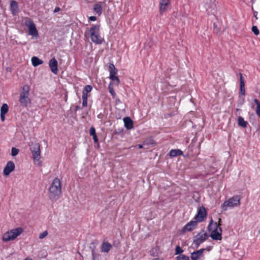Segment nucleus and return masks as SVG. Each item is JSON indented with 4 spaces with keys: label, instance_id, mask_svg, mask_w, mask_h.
<instances>
[{
    "label": "nucleus",
    "instance_id": "51",
    "mask_svg": "<svg viewBox=\"0 0 260 260\" xmlns=\"http://www.w3.org/2000/svg\"><path fill=\"white\" fill-rule=\"evenodd\" d=\"M213 26H214V28L215 29L216 28H217V25L215 24V23H214L213 24Z\"/></svg>",
    "mask_w": 260,
    "mask_h": 260
},
{
    "label": "nucleus",
    "instance_id": "42",
    "mask_svg": "<svg viewBox=\"0 0 260 260\" xmlns=\"http://www.w3.org/2000/svg\"><path fill=\"white\" fill-rule=\"evenodd\" d=\"M239 75H240V85H241L242 82L243 83H244V80H243V79L242 74L241 73H240Z\"/></svg>",
    "mask_w": 260,
    "mask_h": 260
},
{
    "label": "nucleus",
    "instance_id": "43",
    "mask_svg": "<svg viewBox=\"0 0 260 260\" xmlns=\"http://www.w3.org/2000/svg\"><path fill=\"white\" fill-rule=\"evenodd\" d=\"M92 136L93 137V139L94 140V142L95 143H98V137L96 136V135L95 134L94 135H92Z\"/></svg>",
    "mask_w": 260,
    "mask_h": 260
},
{
    "label": "nucleus",
    "instance_id": "3",
    "mask_svg": "<svg viewBox=\"0 0 260 260\" xmlns=\"http://www.w3.org/2000/svg\"><path fill=\"white\" fill-rule=\"evenodd\" d=\"M100 26V25H93L89 30L92 41L97 44H101L104 40L99 34Z\"/></svg>",
    "mask_w": 260,
    "mask_h": 260
},
{
    "label": "nucleus",
    "instance_id": "38",
    "mask_svg": "<svg viewBox=\"0 0 260 260\" xmlns=\"http://www.w3.org/2000/svg\"><path fill=\"white\" fill-rule=\"evenodd\" d=\"M88 96V95L87 94V93H86L85 91H82V100H87Z\"/></svg>",
    "mask_w": 260,
    "mask_h": 260
},
{
    "label": "nucleus",
    "instance_id": "14",
    "mask_svg": "<svg viewBox=\"0 0 260 260\" xmlns=\"http://www.w3.org/2000/svg\"><path fill=\"white\" fill-rule=\"evenodd\" d=\"M10 10L12 14L15 16L18 12V3L15 1H12L10 3Z\"/></svg>",
    "mask_w": 260,
    "mask_h": 260
},
{
    "label": "nucleus",
    "instance_id": "30",
    "mask_svg": "<svg viewBox=\"0 0 260 260\" xmlns=\"http://www.w3.org/2000/svg\"><path fill=\"white\" fill-rule=\"evenodd\" d=\"M176 260H189V257L185 255H180L176 257Z\"/></svg>",
    "mask_w": 260,
    "mask_h": 260
},
{
    "label": "nucleus",
    "instance_id": "9",
    "mask_svg": "<svg viewBox=\"0 0 260 260\" xmlns=\"http://www.w3.org/2000/svg\"><path fill=\"white\" fill-rule=\"evenodd\" d=\"M197 221L196 220H192L188 222L182 229V232H190L194 230L197 224Z\"/></svg>",
    "mask_w": 260,
    "mask_h": 260
},
{
    "label": "nucleus",
    "instance_id": "25",
    "mask_svg": "<svg viewBox=\"0 0 260 260\" xmlns=\"http://www.w3.org/2000/svg\"><path fill=\"white\" fill-rule=\"evenodd\" d=\"M32 157L35 160H39L40 159L41 151L32 152Z\"/></svg>",
    "mask_w": 260,
    "mask_h": 260
},
{
    "label": "nucleus",
    "instance_id": "17",
    "mask_svg": "<svg viewBox=\"0 0 260 260\" xmlns=\"http://www.w3.org/2000/svg\"><path fill=\"white\" fill-rule=\"evenodd\" d=\"M93 11L94 13L98 15H101L102 13V6L101 3L95 4L93 6Z\"/></svg>",
    "mask_w": 260,
    "mask_h": 260
},
{
    "label": "nucleus",
    "instance_id": "29",
    "mask_svg": "<svg viewBox=\"0 0 260 260\" xmlns=\"http://www.w3.org/2000/svg\"><path fill=\"white\" fill-rule=\"evenodd\" d=\"M111 83L109 85V87H108V88H109V92L111 94V95H112V96L113 98H115V96H116V93L114 92V90L113 89V87L112 86V85H111Z\"/></svg>",
    "mask_w": 260,
    "mask_h": 260
},
{
    "label": "nucleus",
    "instance_id": "33",
    "mask_svg": "<svg viewBox=\"0 0 260 260\" xmlns=\"http://www.w3.org/2000/svg\"><path fill=\"white\" fill-rule=\"evenodd\" d=\"M92 89V87L91 85H87L84 87L83 91H85L86 93H88V92H90L91 91Z\"/></svg>",
    "mask_w": 260,
    "mask_h": 260
},
{
    "label": "nucleus",
    "instance_id": "18",
    "mask_svg": "<svg viewBox=\"0 0 260 260\" xmlns=\"http://www.w3.org/2000/svg\"><path fill=\"white\" fill-rule=\"evenodd\" d=\"M183 154V152L180 149H172L169 152L171 157H176Z\"/></svg>",
    "mask_w": 260,
    "mask_h": 260
},
{
    "label": "nucleus",
    "instance_id": "48",
    "mask_svg": "<svg viewBox=\"0 0 260 260\" xmlns=\"http://www.w3.org/2000/svg\"><path fill=\"white\" fill-rule=\"evenodd\" d=\"M59 10H60L59 8H58V7H56V8H55V9H54V13L57 12H58Z\"/></svg>",
    "mask_w": 260,
    "mask_h": 260
},
{
    "label": "nucleus",
    "instance_id": "41",
    "mask_svg": "<svg viewBox=\"0 0 260 260\" xmlns=\"http://www.w3.org/2000/svg\"><path fill=\"white\" fill-rule=\"evenodd\" d=\"M82 106L85 107L87 106V100H82Z\"/></svg>",
    "mask_w": 260,
    "mask_h": 260
},
{
    "label": "nucleus",
    "instance_id": "40",
    "mask_svg": "<svg viewBox=\"0 0 260 260\" xmlns=\"http://www.w3.org/2000/svg\"><path fill=\"white\" fill-rule=\"evenodd\" d=\"M256 113L257 116L260 117V105H257L256 107Z\"/></svg>",
    "mask_w": 260,
    "mask_h": 260
},
{
    "label": "nucleus",
    "instance_id": "46",
    "mask_svg": "<svg viewBox=\"0 0 260 260\" xmlns=\"http://www.w3.org/2000/svg\"><path fill=\"white\" fill-rule=\"evenodd\" d=\"M5 114H3V113H1V118L2 121H4L5 119Z\"/></svg>",
    "mask_w": 260,
    "mask_h": 260
},
{
    "label": "nucleus",
    "instance_id": "49",
    "mask_svg": "<svg viewBox=\"0 0 260 260\" xmlns=\"http://www.w3.org/2000/svg\"><path fill=\"white\" fill-rule=\"evenodd\" d=\"M152 260H163L162 258H154Z\"/></svg>",
    "mask_w": 260,
    "mask_h": 260
},
{
    "label": "nucleus",
    "instance_id": "53",
    "mask_svg": "<svg viewBox=\"0 0 260 260\" xmlns=\"http://www.w3.org/2000/svg\"><path fill=\"white\" fill-rule=\"evenodd\" d=\"M24 260H32V259L29 258L28 257H26Z\"/></svg>",
    "mask_w": 260,
    "mask_h": 260
},
{
    "label": "nucleus",
    "instance_id": "12",
    "mask_svg": "<svg viewBox=\"0 0 260 260\" xmlns=\"http://www.w3.org/2000/svg\"><path fill=\"white\" fill-rule=\"evenodd\" d=\"M21 105L23 107H26L30 103V100L28 95H20L19 100Z\"/></svg>",
    "mask_w": 260,
    "mask_h": 260
},
{
    "label": "nucleus",
    "instance_id": "39",
    "mask_svg": "<svg viewBox=\"0 0 260 260\" xmlns=\"http://www.w3.org/2000/svg\"><path fill=\"white\" fill-rule=\"evenodd\" d=\"M98 255L95 253L94 250L93 249L92 250V256L93 260H95L96 258H98Z\"/></svg>",
    "mask_w": 260,
    "mask_h": 260
},
{
    "label": "nucleus",
    "instance_id": "20",
    "mask_svg": "<svg viewBox=\"0 0 260 260\" xmlns=\"http://www.w3.org/2000/svg\"><path fill=\"white\" fill-rule=\"evenodd\" d=\"M29 145L30 146V149L31 152L40 150V144L38 143L31 142Z\"/></svg>",
    "mask_w": 260,
    "mask_h": 260
},
{
    "label": "nucleus",
    "instance_id": "1",
    "mask_svg": "<svg viewBox=\"0 0 260 260\" xmlns=\"http://www.w3.org/2000/svg\"><path fill=\"white\" fill-rule=\"evenodd\" d=\"M61 193V182L59 179L55 178L49 189V198L52 201H56Z\"/></svg>",
    "mask_w": 260,
    "mask_h": 260
},
{
    "label": "nucleus",
    "instance_id": "15",
    "mask_svg": "<svg viewBox=\"0 0 260 260\" xmlns=\"http://www.w3.org/2000/svg\"><path fill=\"white\" fill-rule=\"evenodd\" d=\"M123 121L124 126L127 129H131L133 128V122L129 117L124 118Z\"/></svg>",
    "mask_w": 260,
    "mask_h": 260
},
{
    "label": "nucleus",
    "instance_id": "10",
    "mask_svg": "<svg viewBox=\"0 0 260 260\" xmlns=\"http://www.w3.org/2000/svg\"><path fill=\"white\" fill-rule=\"evenodd\" d=\"M170 4V0H160L159 2V11L161 14L168 10V6Z\"/></svg>",
    "mask_w": 260,
    "mask_h": 260
},
{
    "label": "nucleus",
    "instance_id": "7",
    "mask_svg": "<svg viewBox=\"0 0 260 260\" xmlns=\"http://www.w3.org/2000/svg\"><path fill=\"white\" fill-rule=\"evenodd\" d=\"M207 213L204 207L202 206L199 208L197 214L195 216L194 219L197 222H202L206 218Z\"/></svg>",
    "mask_w": 260,
    "mask_h": 260
},
{
    "label": "nucleus",
    "instance_id": "13",
    "mask_svg": "<svg viewBox=\"0 0 260 260\" xmlns=\"http://www.w3.org/2000/svg\"><path fill=\"white\" fill-rule=\"evenodd\" d=\"M204 248H202L199 250L194 251L191 253L190 257L192 260H198L203 255Z\"/></svg>",
    "mask_w": 260,
    "mask_h": 260
},
{
    "label": "nucleus",
    "instance_id": "35",
    "mask_svg": "<svg viewBox=\"0 0 260 260\" xmlns=\"http://www.w3.org/2000/svg\"><path fill=\"white\" fill-rule=\"evenodd\" d=\"M240 85V94L241 95H244L245 94V85L244 83H243L242 82L241 85Z\"/></svg>",
    "mask_w": 260,
    "mask_h": 260
},
{
    "label": "nucleus",
    "instance_id": "5",
    "mask_svg": "<svg viewBox=\"0 0 260 260\" xmlns=\"http://www.w3.org/2000/svg\"><path fill=\"white\" fill-rule=\"evenodd\" d=\"M240 198L239 196H235L229 200L224 202L221 205V209L223 211L227 210L229 208H233L240 205Z\"/></svg>",
    "mask_w": 260,
    "mask_h": 260
},
{
    "label": "nucleus",
    "instance_id": "24",
    "mask_svg": "<svg viewBox=\"0 0 260 260\" xmlns=\"http://www.w3.org/2000/svg\"><path fill=\"white\" fill-rule=\"evenodd\" d=\"M238 124L239 126L245 128L247 126V122L244 120V119L242 117L240 116L238 118Z\"/></svg>",
    "mask_w": 260,
    "mask_h": 260
},
{
    "label": "nucleus",
    "instance_id": "37",
    "mask_svg": "<svg viewBox=\"0 0 260 260\" xmlns=\"http://www.w3.org/2000/svg\"><path fill=\"white\" fill-rule=\"evenodd\" d=\"M89 133L91 136L94 135L96 134L95 129L94 127L92 126L90 127L89 130Z\"/></svg>",
    "mask_w": 260,
    "mask_h": 260
},
{
    "label": "nucleus",
    "instance_id": "2",
    "mask_svg": "<svg viewBox=\"0 0 260 260\" xmlns=\"http://www.w3.org/2000/svg\"><path fill=\"white\" fill-rule=\"evenodd\" d=\"M221 221V219L219 218L218 223L213 222L212 219L209 223L208 229L211 232L210 237L213 240H220L222 239V229L220 227Z\"/></svg>",
    "mask_w": 260,
    "mask_h": 260
},
{
    "label": "nucleus",
    "instance_id": "19",
    "mask_svg": "<svg viewBox=\"0 0 260 260\" xmlns=\"http://www.w3.org/2000/svg\"><path fill=\"white\" fill-rule=\"evenodd\" d=\"M32 64L34 67H37L39 65L42 64L43 61L37 57L34 56L31 58Z\"/></svg>",
    "mask_w": 260,
    "mask_h": 260
},
{
    "label": "nucleus",
    "instance_id": "47",
    "mask_svg": "<svg viewBox=\"0 0 260 260\" xmlns=\"http://www.w3.org/2000/svg\"><path fill=\"white\" fill-rule=\"evenodd\" d=\"M255 103L257 105H260V103L259 102L258 100L256 99H255L254 100Z\"/></svg>",
    "mask_w": 260,
    "mask_h": 260
},
{
    "label": "nucleus",
    "instance_id": "34",
    "mask_svg": "<svg viewBox=\"0 0 260 260\" xmlns=\"http://www.w3.org/2000/svg\"><path fill=\"white\" fill-rule=\"evenodd\" d=\"M183 250L179 246H177L175 248V254H179L183 252Z\"/></svg>",
    "mask_w": 260,
    "mask_h": 260
},
{
    "label": "nucleus",
    "instance_id": "8",
    "mask_svg": "<svg viewBox=\"0 0 260 260\" xmlns=\"http://www.w3.org/2000/svg\"><path fill=\"white\" fill-rule=\"evenodd\" d=\"M15 169V164L12 161H9L4 169V174L9 175Z\"/></svg>",
    "mask_w": 260,
    "mask_h": 260
},
{
    "label": "nucleus",
    "instance_id": "11",
    "mask_svg": "<svg viewBox=\"0 0 260 260\" xmlns=\"http://www.w3.org/2000/svg\"><path fill=\"white\" fill-rule=\"evenodd\" d=\"M49 66L51 72L55 74L57 73V61L55 58H52L49 62Z\"/></svg>",
    "mask_w": 260,
    "mask_h": 260
},
{
    "label": "nucleus",
    "instance_id": "4",
    "mask_svg": "<svg viewBox=\"0 0 260 260\" xmlns=\"http://www.w3.org/2000/svg\"><path fill=\"white\" fill-rule=\"evenodd\" d=\"M23 232L21 228L14 229L5 233L3 236V241L4 242H8L14 240Z\"/></svg>",
    "mask_w": 260,
    "mask_h": 260
},
{
    "label": "nucleus",
    "instance_id": "44",
    "mask_svg": "<svg viewBox=\"0 0 260 260\" xmlns=\"http://www.w3.org/2000/svg\"><path fill=\"white\" fill-rule=\"evenodd\" d=\"M252 11H253V13L254 17L256 18V19H257V12L254 10L253 7H252Z\"/></svg>",
    "mask_w": 260,
    "mask_h": 260
},
{
    "label": "nucleus",
    "instance_id": "52",
    "mask_svg": "<svg viewBox=\"0 0 260 260\" xmlns=\"http://www.w3.org/2000/svg\"><path fill=\"white\" fill-rule=\"evenodd\" d=\"M80 109V107H79V106H76V110H78V109Z\"/></svg>",
    "mask_w": 260,
    "mask_h": 260
},
{
    "label": "nucleus",
    "instance_id": "26",
    "mask_svg": "<svg viewBox=\"0 0 260 260\" xmlns=\"http://www.w3.org/2000/svg\"><path fill=\"white\" fill-rule=\"evenodd\" d=\"M115 75L116 74L110 75V78L116 85H118L119 83V79Z\"/></svg>",
    "mask_w": 260,
    "mask_h": 260
},
{
    "label": "nucleus",
    "instance_id": "16",
    "mask_svg": "<svg viewBox=\"0 0 260 260\" xmlns=\"http://www.w3.org/2000/svg\"><path fill=\"white\" fill-rule=\"evenodd\" d=\"M112 248V245L108 242H104L101 245V251L104 252H108Z\"/></svg>",
    "mask_w": 260,
    "mask_h": 260
},
{
    "label": "nucleus",
    "instance_id": "28",
    "mask_svg": "<svg viewBox=\"0 0 260 260\" xmlns=\"http://www.w3.org/2000/svg\"><path fill=\"white\" fill-rule=\"evenodd\" d=\"M8 106L7 104H4L1 108V113L6 114L8 111Z\"/></svg>",
    "mask_w": 260,
    "mask_h": 260
},
{
    "label": "nucleus",
    "instance_id": "32",
    "mask_svg": "<svg viewBox=\"0 0 260 260\" xmlns=\"http://www.w3.org/2000/svg\"><path fill=\"white\" fill-rule=\"evenodd\" d=\"M252 31L254 33L255 35H258L259 33V30L257 28L256 26L253 25L251 28Z\"/></svg>",
    "mask_w": 260,
    "mask_h": 260
},
{
    "label": "nucleus",
    "instance_id": "36",
    "mask_svg": "<svg viewBox=\"0 0 260 260\" xmlns=\"http://www.w3.org/2000/svg\"><path fill=\"white\" fill-rule=\"evenodd\" d=\"M48 232L47 231H44L43 233H41L40 235H39V239H43V238H44L45 237H46L48 235Z\"/></svg>",
    "mask_w": 260,
    "mask_h": 260
},
{
    "label": "nucleus",
    "instance_id": "45",
    "mask_svg": "<svg viewBox=\"0 0 260 260\" xmlns=\"http://www.w3.org/2000/svg\"><path fill=\"white\" fill-rule=\"evenodd\" d=\"M89 20L91 21H95L96 20V17L94 16H90L89 17Z\"/></svg>",
    "mask_w": 260,
    "mask_h": 260
},
{
    "label": "nucleus",
    "instance_id": "31",
    "mask_svg": "<svg viewBox=\"0 0 260 260\" xmlns=\"http://www.w3.org/2000/svg\"><path fill=\"white\" fill-rule=\"evenodd\" d=\"M19 149L17 148H16L15 147H13L11 150V155L13 156H16L19 153Z\"/></svg>",
    "mask_w": 260,
    "mask_h": 260
},
{
    "label": "nucleus",
    "instance_id": "23",
    "mask_svg": "<svg viewBox=\"0 0 260 260\" xmlns=\"http://www.w3.org/2000/svg\"><path fill=\"white\" fill-rule=\"evenodd\" d=\"M29 91V87L28 85H24L22 88V90L20 95H28Z\"/></svg>",
    "mask_w": 260,
    "mask_h": 260
},
{
    "label": "nucleus",
    "instance_id": "50",
    "mask_svg": "<svg viewBox=\"0 0 260 260\" xmlns=\"http://www.w3.org/2000/svg\"><path fill=\"white\" fill-rule=\"evenodd\" d=\"M138 147H139V148L141 149L143 148V145L142 144H139L138 145Z\"/></svg>",
    "mask_w": 260,
    "mask_h": 260
},
{
    "label": "nucleus",
    "instance_id": "27",
    "mask_svg": "<svg viewBox=\"0 0 260 260\" xmlns=\"http://www.w3.org/2000/svg\"><path fill=\"white\" fill-rule=\"evenodd\" d=\"M109 72L110 75L116 74L117 73V70L113 64H110Z\"/></svg>",
    "mask_w": 260,
    "mask_h": 260
},
{
    "label": "nucleus",
    "instance_id": "21",
    "mask_svg": "<svg viewBox=\"0 0 260 260\" xmlns=\"http://www.w3.org/2000/svg\"><path fill=\"white\" fill-rule=\"evenodd\" d=\"M24 24L28 28V29L35 25L32 20L28 17H25L24 18Z\"/></svg>",
    "mask_w": 260,
    "mask_h": 260
},
{
    "label": "nucleus",
    "instance_id": "22",
    "mask_svg": "<svg viewBox=\"0 0 260 260\" xmlns=\"http://www.w3.org/2000/svg\"><path fill=\"white\" fill-rule=\"evenodd\" d=\"M28 33L29 35L33 37L38 36V31L36 28L35 24L28 29Z\"/></svg>",
    "mask_w": 260,
    "mask_h": 260
},
{
    "label": "nucleus",
    "instance_id": "6",
    "mask_svg": "<svg viewBox=\"0 0 260 260\" xmlns=\"http://www.w3.org/2000/svg\"><path fill=\"white\" fill-rule=\"evenodd\" d=\"M208 235L207 233H200L193 238V244L196 245V248H198L200 245L203 243L207 238Z\"/></svg>",
    "mask_w": 260,
    "mask_h": 260
}]
</instances>
